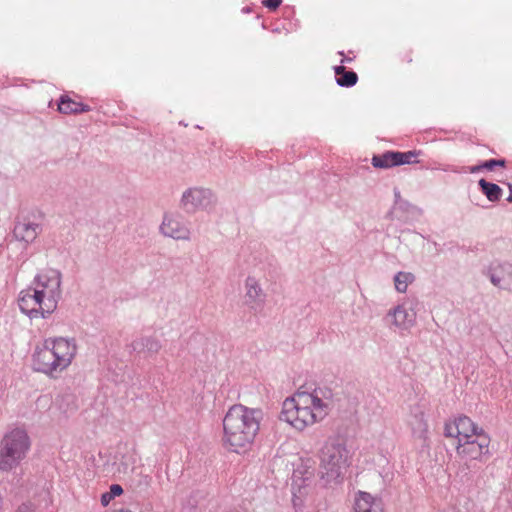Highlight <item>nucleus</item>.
<instances>
[{"label":"nucleus","mask_w":512,"mask_h":512,"mask_svg":"<svg viewBox=\"0 0 512 512\" xmlns=\"http://www.w3.org/2000/svg\"><path fill=\"white\" fill-rule=\"evenodd\" d=\"M332 404L333 392L328 387L299 390L283 401L279 419L302 432L321 422L329 414Z\"/></svg>","instance_id":"1"},{"label":"nucleus","mask_w":512,"mask_h":512,"mask_svg":"<svg viewBox=\"0 0 512 512\" xmlns=\"http://www.w3.org/2000/svg\"><path fill=\"white\" fill-rule=\"evenodd\" d=\"M62 274L57 269H45L38 273L32 285L22 290L18 305L22 313L30 319L47 318L58 306L62 296Z\"/></svg>","instance_id":"2"},{"label":"nucleus","mask_w":512,"mask_h":512,"mask_svg":"<svg viewBox=\"0 0 512 512\" xmlns=\"http://www.w3.org/2000/svg\"><path fill=\"white\" fill-rule=\"evenodd\" d=\"M262 418L260 409L241 404L230 407L223 419L224 446L235 453L246 451L259 432Z\"/></svg>","instance_id":"3"},{"label":"nucleus","mask_w":512,"mask_h":512,"mask_svg":"<svg viewBox=\"0 0 512 512\" xmlns=\"http://www.w3.org/2000/svg\"><path fill=\"white\" fill-rule=\"evenodd\" d=\"M77 350V341L74 337H48L34 350L33 369L57 379L72 364Z\"/></svg>","instance_id":"4"},{"label":"nucleus","mask_w":512,"mask_h":512,"mask_svg":"<svg viewBox=\"0 0 512 512\" xmlns=\"http://www.w3.org/2000/svg\"><path fill=\"white\" fill-rule=\"evenodd\" d=\"M30 448L27 432L15 428L7 432L0 442V470L9 472L15 469L25 459Z\"/></svg>","instance_id":"5"},{"label":"nucleus","mask_w":512,"mask_h":512,"mask_svg":"<svg viewBox=\"0 0 512 512\" xmlns=\"http://www.w3.org/2000/svg\"><path fill=\"white\" fill-rule=\"evenodd\" d=\"M348 450L337 439H329L320 452V469L323 476L329 480L338 478L347 467Z\"/></svg>","instance_id":"6"},{"label":"nucleus","mask_w":512,"mask_h":512,"mask_svg":"<svg viewBox=\"0 0 512 512\" xmlns=\"http://www.w3.org/2000/svg\"><path fill=\"white\" fill-rule=\"evenodd\" d=\"M490 438L485 433H480L477 437L457 443V454L461 461L471 468L470 462H483L489 455Z\"/></svg>","instance_id":"7"},{"label":"nucleus","mask_w":512,"mask_h":512,"mask_svg":"<svg viewBox=\"0 0 512 512\" xmlns=\"http://www.w3.org/2000/svg\"><path fill=\"white\" fill-rule=\"evenodd\" d=\"M216 202L212 190L203 187H192L185 190L181 197V206L187 213H195L198 210H207Z\"/></svg>","instance_id":"8"},{"label":"nucleus","mask_w":512,"mask_h":512,"mask_svg":"<svg viewBox=\"0 0 512 512\" xmlns=\"http://www.w3.org/2000/svg\"><path fill=\"white\" fill-rule=\"evenodd\" d=\"M484 433L482 428H478L467 416H460L453 422H448L444 427L446 437L457 438L458 443L473 439Z\"/></svg>","instance_id":"9"},{"label":"nucleus","mask_w":512,"mask_h":512,"mask_svg":"<svg viewBox=\"0 0 512 512\" xmlns=\"http://www.w3.org/2000/svg\"><path fill=\"white\" fill-rule=\"evenodd\" d=\"M385 320L391 327L400 331H407L415 324L416 313L404 302L390 309Z\"/></svg>","instance_id":"10"},{"label":"nucleus","mask_w":512,"mask_h":512,"mask_svg":"<svg viewBox=\"0 0 512 512\" xmlns=\"http://www.w3.org/2000/svg\"><path fill=\"white\" fill-rule=\"evenodd\" d=\"M159 230L163 236L175 240L188 241L191 238V230L180 216L165 214Z\"/></svg>","instance_id":"11"},{"label":"nucleus","mask_w":512,"mask_h":512,"mask_svg":"<svg viewBox=\"0 0 512 512\" xmlns=\"http://www.w3.org/2000/svg\"><path fill=\"white\" fill-rule=\"evenodd\" d=\"M486 276L493 286L512 291V264L508 262L491 264L487 269Z\"/></svg>","instance_id":"12"},{"label":"nucleus","mask_w":512,"mask_h":512,"mask_svg":"<svg viewBox=\"0 0 512 512\" xmlns=\"http://www.w3.org/2000/svg\"><path fill=\"white\" fill-rule=\"evenodd\" d=\"M41 232L42 227L39 223L29 219H21L15 222L12 236L16 241L24 243L27 247L37 239Z\"/></svg>","instance_id":"13"},{"label":"nucleus","mask_w":512,"mask_h":512,"mask_svg":"<svg viewBox=\"0 0 512 512\" xmlns=\"http://www.w3.org/2000/svg\"><path fill=\"white\" fill-rule=\"evenodd\" d=\"M266 294L259 281L249 276L245 280V301L252 309H258L263 306Z\"/></svg>","instance_id":"14"},{"label":"nucleus","mask_w":512,"mask_h":512,"mask_svg":"<svg viewBox=\"0 0 512 512\" xmlns=\"http://www.w3.org/2000/svg\"><path fill=\"white\" fill-rule=\"evenodd\" d=\"M409 425L412 430L413 437L422 441L427 439L428 424L424 411L420 407H415L411 411Z\"/></svg>","instance_id":"15"},{"label":"nucleus","mask_w":512,"mask_h":512,"mask_svg":"<svg viewBox=\"0 0 512 512\" xmlns=\"http://www.w3.org/2000/svg\"><path fill=\"white\" fill-rule=\"evenodd\" d=\"M355 512H383L381 499L360 491L355 500Z\"/></svg>","instance_id":"16"},{"label":"nucleus","mask_w":512,"mask_h":512,"mask_svg":"<svg viewBox=\"0 0 512 512\" xmlns=\"http://www.w3.org/2000/svg\"><path fill=\"white\" fill-rule=\"evenodd\" d=\"M130 348L138 354L155 355L160 351L161 343L153 337H138L131 342Z\"/></svg>","instance_id":"17"},{"label":"nucleus","mask_w":512,"mask_h":512,"mask_svg":"<svg viewBox=\"0 0 512 512\" xmlns=\"http://www.w3.org/2000/svg\"><path fill=\"white\" fill-rule=\"evenodd\" d=\"M90 110V106L77 102L68 95H62L59 99L58 111L62 114H80Z\"/></svg>","instance_id":"18"},{"label":"nucleus","mask_w":512,"mask_h":512,"mask_svg":"<svg viewBox=\"0 0 512 512\" xmlns=\"http://www.w3.org/2000/svg\"><path fill=\"white\" fill-rule=\"evenodd\" d=\"M336 82L342 87H352L358 81V76L354 71H348L342 65L334 67Z\"/></svg>","instance_id":"19"},{"label":"nucleus","mask_w":512,"mask_h":512,"mask_svg":"<svg viewBox=\"0 0 512 512\" xmlns=\"http://www.w3.org/2000/svg\"><path fill=\"white\" fill-rule=\"evenodd\" d=\"M478 184L481 192L487 197L489 201L497 202L502 197L503 190L499 185L488 182L485 179H480Z\"/></svg>","instance_id":"20"},{"label":"nucleus","mask_w":512,"mask_h":512,"mask_svg":"<svg viewBox=\"0 0 512 512\" xmlns=\"http://www.w3.org/2000/svg\"><path fill=\"white\" fill-rule=\"evenodd\" d=\"M372 165L375 168L387 169L397 165L396 151H387L381 155H374Z\"/></svg>","instance_id":"21"},{"label":"nucleus","mask_w":512,"mask_h":512,"mask_svg":"<svg viewBox=\"0 0 512 512\" xmlns=\"http://www.w3.org/2000/svg\"><path fill=\"white\" fill-rule=\"evenodd\" d=\"M394 208L397 211L402 212L407 217L409 216H420L422 215L423 211L421 208L413 205L407 200H396L394 204Z\"/></svg>","instance_id":"22"},{"label":"nucleus","mask_w":512,"mask_h":512,"mask_svg":"<svg viewBox=\"0 0 512 512\" xmlns=\"http://www.w3.org/2000/svg\"><path fill=\"white\" fill-rule=\"evenodd\" d=\"M414 281V275L408 272H398L394 277L395 288L398 292L404 293L410 283Z\"/></svg>","instance_id":"23"},{"label":"nucleus","mask_w":512,"mask_h":512,"mask_svg":"<svg viewBox=\"0 0 512 512\" xmlns=\"http://www.w3.org/2000/svg\"><path fill=\"white\" fill-rule=\"evenodd\" d=\"M420 151H407L398 152L396 151L397 165L411 164L417 162L415 158L420 155Z\"/></svg>","instance_id":"24"},{"label":"nucleus","mask_w":512,"mask_h":512,"mask_svg":"<svg viewBox=\"0 0 512 512\" xmlns=\"http://www.w3.org/2000/svg\"><path fill=\"white\" fill-rule=\"evenodd\" d=\"M505 165V159H490L481 163V167H484V169L489 171L494 170L496 167H505Z\"/></svg>","instance_id":"25"},{"label":"nucleus","mask_w":512,"mask_h":512,"mask_svg":"<svg viewBox=\"0 0 512 512\" xmlns=\"http://www.w3.org/2000/svg\"><path fill=\"white\" fill-rule=\"evenodd\" d=\"M282 0H263L262 3L265 7L271 10L277 9L281 5Z\"/></svg>","instance_id":"26"},{"label":"nucleus","mask_w":512,"mask_h":512,"mask_svg":"<svg viewBox=\"0 0 512 512\" xmlns=\"http://www.w3.org/2000/svg\"><path fill=\"white\" fill-rule=\"evenodd\" d=\"M15 512H35V507L31 503H23Z\"/></svg>","instance_id":"27"},{"label":"nucleus","mask_w":512,"mask_h":512,"mask_svg":"<svg viewBox=\"0 0 512 512\" xmlns=\"http://www.w3.org/2000/svg\"><path fill=\"white\" fill-rule=\"evenodd\" d=\"M109 493L114 498L115 496H119L123 493V488L118 484H113L110 486Z\"/></svg>","instance_id":"28"},{"label":"nucleus","mask_w":512,"mask_h":512,"mask_svg":"<svg viewBox=\"0 0 512 512\" xmlns=\"http://www.w3.org/2000/svg\"><path fill=\"white\" fill-rule=\"evenodd\" d=\"M112 499H113V497L111 496V494L109 492L103 493L101 496V504L103 506H107Z\"/></svg>","instance_id":"29"},{"label":"nucleus","mask_w":512,"mask_h":512,"mask_svg":"<svg viewBox=\"0 0 512 512\" xmlns=\"http://www.w3.org/2000/svg\"><path fill=\"white\" fill-rule=\"evenodd\" d=\"M483 169H484V167H481V164H480V165L469 167V172L474 174V173H478L479 171H481Z\"/></svg>","instance_id":"30"},{"label":"nucleus","mask_w":512,"mask_h":512,"mask_svg":"<svg viewBox=\"0 0 512 512\" xmlns=\"http://www.w3.org/2000/svg\"><path fill=\"white\" fill-rule=\"evenodd\" d=\"M128 469V461H121L119 471L126 473Z\"/></svg>","instance_id":"31"},{"label":"nucleus","mask_w":512,"mask_h":512,"mask_svg":"<svg viewBox=\"0 0 512 512\" xmlns=\"http://www.w3.org/2000/svg\"><path fill=\"white\" fill-rule=\"evenodd\" d=\"M394 196H395V201H396V200H403V199L401 198L400 191H399V190H397V189H395V190H394Z\"/></svg>","instance_id":"32"},{"label":"nucleus","mask_w":512,"mask_h":512,"mask_svg":"<svg viewBox=\"0 0 512 512\" xmlns=\"http://www.w3.org/2000/svg\"><path fill=\"white\" fill-rule=\"evenodd\" d=\"M509 190H510V194L507 198V201L512 203V184H509Z\"/></svg>","instance_id":"33"},{"label":"nucleus","mask_w":512,"mask_h":512,"mask_svg":"<svg viewBox=\"0 0 512 512\" xmlns=\"http://www.w3.org/2000/svg\"><path fill=\"white\" fill-rule=\"evenodd\" d=\"M352 61V58H343L341 60V63H345V62H351Z\"/></svg>","instance_id":"34"},{"label":"nucleus","mask_w":512,"mask_h":512,"mask_svg":"<svg viewBox=\"0 0 512 512\" xmlns=\"http://www.w3.org/2000/svg\"><path fill=\"white\" fill-rule=\"evenodd\" d=\"M297 499H298V497L294 494V499H293L294 505H296V500Z\"/></svg>","instance_id":"35"}]
</instances>
